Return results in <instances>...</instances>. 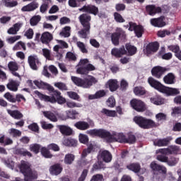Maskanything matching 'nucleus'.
Here are the masks:
<instances>
[{
	"label": "nucleus",
	"instance_id": "1",
	"mask_svg": "<svg viewBox=\"0 0 181 181\" xmlns=\"http://www.w3.org/2000/svg\"><path fill=\"white\" fill-rule=\"evenodd\" d=\"M148 83L151 87H153V88H155V90H157V91H159V93L165 94V95L168 97L180 94V90H179L178 88L166 87L152 77H149L148 78Z\"/></svg>",
	"mask_w": 181,
	"mask_h": 181
},
{
	"label": "nucleus",
	"instance_id": "2",
	"mask_svg": "<svg viewBox=\"0 0 181 181\" xmlns=\"http://www.w3.org/2000/svg\"><path fill=\"white\" fill-rule=\"evenodd\" d=\"M50 93H53L52 97L43 95L37 90H35L34 92L35 95H37V97H39L40 100H43L44 101H48L49 103H52V104H54V103H58L60 105L65 104L66 98H63V96H61L62 93H60V92L54 90Z\"/></svg>",
	"mask_w": 181,
	"mask_h": 181
},
{
	"label": "nucleus",
	"instance_id": "3",
	"mask_svg": "<svg viewBox=\"0 0 181 181\" xmlns=\"http://www.w3.org/2000/svg\"><path fill=\"white\" fill-rule=\"evenodd\" d=\"M71 81L78 87H82V88H90L93 84H96L98 82L97 78L92 76H87L83 79L77 76H71Z\"/></svg>",
	"mask_w": 181,
	"mask_h": 181
},
{
	"label": "nucleus",
	"instance_id": "4",
	"mask_svg": "<svg viewBox=\"0 0 181 181\" xmlns=\"http://www.w3.org/2000/svg\"><path fill=\"white\" fill-rule=\"evenodd\" d=\"M80 22L84 29L78 32L80 37L86 38L87 35L90 33V21L91 17L87 14H82L79 16Z\"/></svg>",
	"mask_w": 181,
	"mask_h": 181
},
{
	"label": "nucleus",
	"instance_id": "5",
	"mask_svg": "<svg viewBox=\"0 0 181 181\" xmlns=\"http://www.w3.org/2000/svg\"><path fill=\"white\" fill-rule=\"evenodd\" d=\"M94 70H95V66L90 64L87 59H83L80 60L76 73L78 74H88V71H93Z\"/></svg>",
	"mask_w": 181,
	"mask_h": 181
},
{
	"label": "nucleus",
	"instance_id": "6",
	"mask_svg": "<svg viewBox=\"0 0 181 181\" xmlns=\"http://www.w3.org/2000/svg\"><path fill=\"white\" fill-rule=\"evenodd\" d=\"M133 121L143 129H149V128H153L156 125L153 120L141 116L134 117Z\"/></svg>",
	"mask_w": 181,
	"mask_h": 181
},
{
	"label": "nucleus",
	"instance_id": "7",
	"mask_svg": "<svg viewBox=\"0 0 181 181\" xmlns=\"http://www.w3.org/2000/svg\"><path fill=\"white\" fill-rule=\"evenodd\" d=\"M109 142H119L120 144H127L128 139L124 133H117L116 132H109V135L106 136Z\"/></svg>",
	"mask_w": 181,
	"mask_h": 181
},
{
	"label": "nucleus",
	"instance_id": "8",
	"mask_svg": "<svg viewBox=\"0 0 181 181\" xmlns=\"http://www.w3.org/2000/svg\"><path fill=\"white\" fill-rule=\"evenodd\" d=\"M156 153H162L163 155H181V149L177 146H171L167 148L156 150Z\"/></svg>",
	"mask_w": 181,
	"mask_h": 181
},
{
	"label": "nucleus",
	"instance_id": "9",
	"mask_svg": "<svg viewBox=\"0 0 181 181\" xmlns=\"http://www.w3.org/2000/svg\"><path fill=\"white\" fill-rule=\"evenodd\" d=\"M131 107L137 112H144L146 111V104L145 102L139 100V99H132L130 101Z\"/></svg>",
	"mask_w": 181,
	"mask_h": 181
},
{
	"label": "nucleus",
	"instance_id": "10",
	"mask_svg": "<svg viewBox=\"0 0 181 181\" xmlns=\"http://www.w3.org/2000/svg\"><path fill=\"white\" fill-rule=\"evenodd\" d=\"M86 133L92 136H100V138H107L110 135V132L103 129L88 130Z\"/></svg>",
	"mask_w": 181,
	"mask_h": 181
},
{
	"label": "nucleus",
	"instance_id": "11",
	"mask_svg": "<svg viewBox=\"0 0 181 181\" xmlns=\"http://www.w3.org/2000/svg\"><path fill=\"white\" fill-rule=\"evenodd\" d=\"M74 127H76L77 129H80V131H87V129H90V128L94 127V122L93 120H90L88 122L79 121L74 124Z\"/></svg>",
	"mask_w": 181,
	"mask_h": 181
},
{
	"label": "nucleus",
	"instance_id": "12",
	"mask_svg": "<svg viewBox=\"0 0 181 181\" xmlns=\"http://www.w3.org/2000/svg\"><path fill=\"white\" fill-rule=\"evenodd\" d=\"M117 32L118 33H114L113 34H112L111 36L112 42L113 43V45H115V46H118V45H119V36H122L124 38L126 36L125 32L121 28H119L117 30Z\"/></svg>",
	"mask_w": 181,
	"mask_h": 181
},
{
	"label": "nucleus",
	"instance_id": "13",
	"mask_svg": "<svg viewBox=\"0 0 181 181\" xmlns=\"http://www.w3.org/2000/svg\"><path fill=\"white\" fill-rule=\"evenodd\" d=\"M49 172L53 176H59L63 172V166L60 163H55L49 167Z\"/></svg>",
	"mask_w": 181,
	"mask_h": 181
},
{
	"label": "nucleus",
	"instance_id": "14",
	"mask_svg": "<svg viewBox=\"0 0 181 181\" xmlns=\"http://www.w3.org/2000/svg\"><path fill=\"white\" fill-rule=\"evenodd\" d=\"M98 158L102 159L105 163H110L112 160V155L107 150L100 151L99 152Z\"/></svg>",
	"mask_w": 181,
	"mask_h": 181
},
{
	"label": "nucleus",
	"instance_id": "15",
	"mask_svg": "<svg viewBox=\"0 0 181 181\" xmlns=\"http://www.w3.org/2000/svg\"><path fill=\"white\" fill-rule=\"evenodd\" d=\"M158 49H159L158 42L150 43L146 46V49H144V52L148 56L152 54V53H155V52H158Z\"/></svg>",
	"mask_w": 181,
	"mask_h": 181
},
{
	"label": "nucleus",
	"instance_id": "16",
	"mask_svg": "<svg viewBox=\"0 0 181 181\" xmlns=\"http://www.w3.org/2000/svg\"><path fill=\"white\" fill-rule=\"evenodd\" d=\"M105 87L106 88H109L110 91L114 92L118 90L119 85L117 79H110L105 83Z\"/></svg>",
	"mask_w": 181,
	"mask_h": 181
},
{
	"label": "nucleus",
	"instance_id": "17",
	"mask_svg": "<svg viewBox=\"0 0 181 181\" xmlns=\"http://www.w3.org/2000/svg\"><path fill=\"white\" fill-rule=\"evenodd\" d=\"M18 168L23 175H24V177L28 175L29 173V170H30V164L28 162L22 160L21 164L18 165Z\"/></svg>",
	"mask_w": 181,
	"mask_h": 181
},
{
	"label": "nucleus",
	"instance_id": "18",
	"mask_svg": "<svg viewBox=\"0 0 181 181\" xmlns=\"http://www.w3.org/2000/svg\"><path fill=\"white\" fill-rule=\"evenodd\" d=\"M33 83H34L35 86H36L38 88L48 90V91H49V93L51 91L54 90V88L52 86H50L48 83H46L42 81H34Z\"/></svg>",
	"mask_w": 181,
	"mask_h": 181
},
{
	"label": "nucleus",
	"instance_id": "19",
	"mask_svg": "<svg viewBox=\"0 0 181 181\" xmlns=\"http://www.w3.org/2000/svg\"><path fill=\"white\" fill-rule=\"evenodd\" d=\"M39 8V4L36 1H33L22 7V12H32Z\"/></svg>",
	"mask_w": 181,
	"mask_h": 181
},
{
	"label": "nucleus",
	"instance_id": "20",
	"mask_svg": "<svg viewBox=\"0 0 181 181\" xmlns=\"http://www.w3.org/2000/svg\"><path fill=\"white\" fill-rule=\"evenodd\" d=\"M112 56L115 57H122V56L127 54V49L125 47H121L120 48H113L111 51Z\"/></svg>",
	"mask_w": 181,
	"mask_h": 181
},
{
	"label": "nucleus",
	"instance_id": "21",
	"mask_svg": "<svg viewBox=\"0 0 181 181\" xmlns=\"http://www.w3.org/2000/svg\"><path fill=\"white\" fill-rule=\"evenodd\" d=\"M165 71H166V69L162 66H155L151 70V74L156 77V78H160Z\"/></svg>",
	"mask_w": 181,
	"mask_h": 181
},
{
	"label": "nucleus",
	"instance_id": "22",
	"mask_svg": "<svg viewBox=\"0 0 181 181\" xmlns=\"http://www.w3.org/2000/svg\"><path fill=\"white\" fill-rule=\"evenodd\" d=\"M66 116L61 117L62 121H66V119H76L78 115V112L76 110H66L65 112Z\"/></svg>",
	"mask_w": 181,
	"mask_h": 181
},
{
	"label": "nucleus",
	"instance_id": "23",
	"mask_svg": "<svg viewBox=\"0 0 181 181\" xmlns=\"http://www.w3.org/2000/svg\"><path fill=\"white\" fill-rule=\"evenodd\" d=\"M28 63L33 70H37V65L39 64V58L36 55H31L28 57Z\"/></svg>",
	"mask_w": 181,
	"mask_h": 181
},
{
	"label": "nucleus",
	"instance_id": "24",
	"mask_svg": "<svg viewBox=\"0 0 181 181\" xmlns=\"http://www.w3.org/2000/svg\"><path fill=\"white\" fill-rule=\"evenodd\" d=\"M163 19V17H160L158 18H152L151 19L150 22L152 26H155L156 28H163V26L166 25Z\"/></svg>",
	"mask_w": 181,
	"mask_h": 181
},
{
	"label": "nucleus",
	"instance_id": "25",
	"mask_svg": "<svg viewBox=\"0 0 181 181\" xmlns=\"http://www.w3.org/2000/svg\"><path fill=\"white\" fill-rule=\"evenodd\" d=\"M79 11L82 12H88L89 13H93L96 15L98 13V8L94 6H85L81 8H79Z\"/></svg>",
	"mask_w": 181,
	"mask_h": 181
},
{
	"label": "nucleus",
	"instance_id": "26",
	"mask_svg": "<svg viewBox=\"0 0 181 181\" xmlns=\"http://www.w3.org/2000/svg\"><path fill=\"white\" fill-rule=\"evenodd\" d=\"M19 87V83L17 81H13V79H9L8 83L7 84V88L10 90V91H18V88Z\"/></svg>",
	"mask_w": 181,
	"mask_h": 181
},
{
	"label": "nucleus",
	"instance_id": "27",
	"mask_svg": "<svg viewBox=\"0 0 181 181\" xmlns=\"http://www.w3.org/2000/svg\"><path fill=\"white\" fill-rule=\"evenodd\" d=\"M170 141H172V137H167L163 139L155 140L153 144L156 146H166L169 144Z\"/></svg>",
	"mask_w": 181,
	"mask_h": 181
},
{
	"label": "nucleus",
	"instance_id": "28",
	"mask_svg": "<svg viewBox=\"0 0 181 181\" xmlns=\"http://www.w3.org/2000/svg\"><path fill=\"white\" fill-rule=\"evenodd\" d=\"M150 101L154 105H163L165 101L163 98L160 96H153L150 98Z\"/></svg>",
	"mask_w": 181,
	"mask_h": 181
},
{
	"label": "nucleus",
	"instance_id": "29",
	"mask_svg": "<svg viewBox=\"0 0 181 181\" xmlns=\"http://www.w3.org/2000/svg\"><path fill=\"white\" fill-rule=\"evenodd\" d=\"M166 49L164 47H161L160 52H159V56L163 59V60H170L173 57V54L170 52L165 53Z\"/></svg>",
	"mask_w": 181,
	"mask_h": 181
},
{
	"label": "nucleus",
	"instance_id": "30",
	"mask_svg": "<svg viewBox=\"0 0 181 181\" xmlns=\"http://www.w3.org/2000/svg\"><path fill=\"white\" fill-rule=\"evenodd\" d=\"M53 40V35L49 32H45L41 36V42L42 43H49Z\"/></svg>",
	"mask_w": 181,
	"mask_h": 181
},
{
	"label": "nucleus",
	"instance_id": "31",
	"mask_svg": "<svg viewBox=\"0 0 181 181\" xmlns=\"http://www.w3.org/2000/svg\"><path fill=\"white\" fill-rule=\"evenodd\" d=\"M7 112L15 119H21V118H23V115L18 110H11L8 109Z\"/></svg>",
	"mask_w": 181,
	"mask_h": 181
},
{
	"label": "nucleus",
	"instance_id": "32",
	"mask_svg": "<svg viewBox=\"0 0 181 181\" xmlns=\"http://www.w3.org/2000/svg\"><path fill=\"white\" fill-rule=\"evenodd\" d=\"M146 11L148 12L149 15L153 16L155 13H159L161 9L160 7H155V6L150 5L146 6Z\"/></svg>",
	"mask_w": 181,
	"mask_h": 181
},
{
	"label": "nucleus",
	"instance_id": "33",
	"mask_svg": "<svg viewBox=\"0 0 181 181\" xmlns=\"http://www.w3.org/2000/svg\"><path fill=\"white\" fill-rule=\"evenodd\" d=\"M22 28V23H16L13 27L8 30V35H16L19 30Z\"/></svg>",
	"mask_w": 181,
	"mask_h": 181
},
{
	"label": "nucleus",
	"instance_id": "34",
	"mask_svg": "<svg viewBox=\"0 0 181 181\" xmlns=\"http://www.w3.org/2000/svg\"><path fill=\"white\" fill-rule=\"evenodd\" d=\"M24 179L25 181H30L32 179H37V172L33 171L30 168L29 172L27 173V175L25 176Z\"/></svg>",
	"mask_w": 181,
	"mask_h": 181
},
{
	"label": "nucleus",
	"instance_id": "35",
	"mask_svg": "<svg viewBox=\"0 0 181 181\" xmlns=\"http://www.w3.org/2000/svg\"><path fill=\"white\" fill-rule=\"evenodd\" d=\"M125 49H127V54L128 56H134L136 53V48L134 45H131L130 44H126Z\"/></svg>",
	"mask_w": 181,
	"mask_h": 181
},
{
	"label": "nucleus",
	"instance_id": "36",
	"mask_svg": "<svg viewBox=\"0 0 181 181\" xmlns=\"http://www.w3.org/2000/svg\"><path fill=\"white\" fill-rule=\"evenodd\" d=\"M127 168L132 170V172H134V173H138L141 170V165L138 163H131L127 165Z\"/></svg>",
	"mask_w": 181,
	"mask_h": 181
},
{
	"label": "nucleus",
	"instance_id": "37",
	"mask_svg": "<svg viewBox=\"0 0 181 181\" xmlns=\"http://www.w3.org/2000/svg\"><path fill=\"white\" fill-rule=\"evenodd\" d=\"M75 158L76 157L74 156V154H71V153L66 154L64 159V163H65V165H71V163L74 162Z\"/></svg>",
	"mask_w": 181,
	"mask_h": 181
},
{
	"label": "nucleus",
	"instance_id": "38",
	"mask_svg": "<svg viewBox=\"0 0 181 181\" xmlns=\"http://www.w3.org/2000/svg\"><path fill=\"white\" fill-rule=\"evenodd\" d=\"M0 144H1V145H4V146H6L8 145H12V144H13V140L8 137L6 138L5 135H3L0 137Z\"/></svg>",
	"mask_w": 181,
	"mask_h": 181
},
{
	"label": "nucleus",
	"instance_id": "39",
	"mask_svg": "<svg viewBox=\"0 0 181 181\" xmlns=\"http://www.w3.org/2000/svg\"><path fill=\"white\" fill-rule=\"evenodd\" d=\"M105 90H100L95 93V95H90L88 96L89 100H95V98H101V97H105Z\"/></svg>",
	"mask_w": 181,
	"mask_h": 181
},
{
	"label": "nucleus",
	"instance_id": "40",
	"mask_svg": "<svg viewBox=\"0 0 181 181\" xmlns=\"http://www.w3.org/2000/svg\"><path fill=\"white\" fill-rule=\"evenodd\" d=\"M101 114L106 115L107 117H117V112L115 110H110L106 108H103L100 111Z\"/></svg>",
	"mask_w": 181,
	"mask_h": 181
},
{
	"label": "nucleus",
	"instance_id": "41",
	"mask_svg": "<svg viewBox=\"0 0 181 181\" xmlns=\"http://www.w3.org/2000/svg\"><path fill=\"white\" fill-rule=\"evenodd\" d=\"M59 131L63 135H71L73 134V129L68 126H60Z\"/></svg>",
	"mask_w": 181,
	"mask_h": 181
},
{
	"label": "nucleus",
	"instance_id": "42",
	"mask_svg": "<svg viewBox=\"0 0 181 181\" xmlns=\"http://www.w3.org/2000/svg\"><path fill=\"white\" fill-rule=\"evenodd\" d=\"M95 146L91 143H88V148L83 150L82 153L83 158H86L88 153H91L93 152V150L95 149Z\"/></svg>",
	"mask_w": 181,
	"mask_h": 181
},
{
	"label": "nucleus",
	"instance_id": "43",
	"mask_svg": "<svg viewBox=\"0 0 181 181\" xmlns=\"http://www.w3.org/2000/svg\"><path fill=\"white\" fill-rule=\"evenodd\" d=\"M163 80L165 84H173L175 83V76L173 74H168L164 77Z\"/></svg>",
	"mask_w": 181,
	"mask_h": 181
},
{
	"label": "nucleus",
	"instance_id": "44",
	"mask_svg": "<svg viewBox=\"0 0 181 181\" xmlns=\"http://www.w3.org/2000/svg\"><path fill=\"white\" fill-rule=\"evenodd\" d=\"M41 154L44 156V158H46L47 159L53 158V154H51L49 149L46 147H42L41 148Z\"/></svg>",
	"mask_w": 181,
	"mask_h": 181
},
{
	"label": "nucleus",
	"instance_id": "45",
	"mask_svg": "<svg viewBox=\"0 0 181 181\" xmlns=\"http://www.w3.org/2000/svg\"><path fill=\"white\" fill-rule=\"evenodd\" d=\"M43 115L45 118H47L53 122H56L57 121V117L56 115H54V114L52 113L51 112H43Z\"/></svg>",
	"mask_w": 181,
	"mask_h": 181
},
{
	"label": "nucleus",
	"instance_id": "46",
	"mask_svg": "<svg viewBox=\"0 0 181 181\" xmlns=\"http://www.w3.org/2000/svg\"><path fill=\"white\" fill-rule=\"evenodd\" d=\"M178 163H179V158L173 156L168 158L167 160V165L168 166H176V165H177Z\"/></svg>",
	"mask_w": 181,
	"mask_h": 181
},
{
	"label": "nucleus",
	"instance_id": "47",
	"mask_svg": "<svg viewBox=\"0 0 181 181\" xmlns=\"http://www.w3.org/2000/svg\"><path fill=\"white\" fill-rule=\"evenodd\" d=\"M9 134L13 136V138H18L22 135V132L16 129L11 128L8 130Z\"/></svg>",
	"mask_w": 181,
	"mask_h": 181
},
{
	"label": "nucleus",
	"instance_id": "48",
	"mask_svg": "<svg viewBox=\"0 0 181 181\" xmlns=\"http://www.w3.org/2000/svg\"><path fill=\"white\" fill-rule=\"evenodd\" d=\"M8 67L10 71H18L19 69V66L18 65V63L13 61L8 62Z\"/></svg>",
	"mask_w": 181,
	"mask_h": 181
},
{
	"label": "nucleus",
	"instance_id": "49",
	"mask_svg": "<svg viewBox=\"0 0 181 181\" xmlns=\"http://www.w3.org/2000/svg\"><path fill=\"white\" fill-rule=\"evenodd\" d=\"M3 5L6 6L7 8H13V6H16L18 5V1H11V0H2L1 1Z\"/></svg>",
	"mask_w": 181,
	"mask_h": 181
},
{
	"label": "nucleus",
	"instance_id": "50",
	"mask_svg": "<svg viewBox=\"0 0 181 181\" xmlns=\"http://www.w3.org/2000/svg\"><path fill=\"white\" fill-rule=\"evenodd\" d=\"M71 28L69 26L64 28L62 32L59 33L62 37H69L70 36V30Z\"/></svg>",
	"mask_w": 181,
	"mask_h": 181
},
{
	"label": "nucleus",
	"instance_id": "51",
	"mask_svg": "<svg viewBox=\"0 0 181 181\" xmlns=\"http://www.w3.org/2000/svg\"><path fill=\"white\" fill-rule=\"evenodd\" d=\"M134 93L136 95H144L146 94V91H145V88L139 86L134 88Z\"/></svg>",
	"mask_w": 181,
	"mask_h": 181
},
{
	"label": "nucleus",
	"instance_id": "52",
	"mask_svg": "<svg viewBox=\"0 0 181 181\" xmlns=\"http://www.w3.org/2000/svg\"><path fill=\"white\" fill-rule=\"evenodd\" d=\"M40 145L37 144H33L30 145V151L31 152H33L35 154L39 153V151H40Z\"/></svg>",
	"mask_w": 181,
	"mask_h": 181
},
{
	"label": "nucleus",
	"instance_id": "53",
	"mask_svg": "<svg viewBox=\"0 0 181 181\" xmlns=\"http://www.w3.org/2000/svg\"><path fill=\"white\" fill-rule=\"evenodd\" d=\"M41 19H42V17H40V16H33L30 21V23L31 26H36V25H37L39 22H40Z\"/></svg>",
	"mask_w": 181,
	"mask_h": 181
},
{
	"label": "nucleus",
	"instance_id": "54",
	"mask_svg": "<svg viewBox=\"0 0 181 181\" xmlns=\"http://www.w3.org/2000/svg\"><path fill=\"white\" fill-rule=\"evenodd\" d=\"M67 95L69 97V98H71V100H75L76 101H78L80 100V95L77 94V93L74 91H69L67 92Z\"/></svg>",
	"mask_w": 181,
	"mask_h": 181
},
{
	"label": "nucleus",
	"instance_id": "55",
	"mask_svg": "<svg viewBox=\"0 0 181 181\" xmlns=\"http://www.w3.org/2000/svg\"><path fill=\"white\" fill-rule=\"evenodd\" d=\"M106 105L107 107H110V108H114V107H115V98H114L112 96H110L106 100Z\"/></svg>",
	"mask_w": 181,
	"mask_h": 181
},
{
	"label": "nucleus",
	"instance_id": "56",
	"mask_svg": "<svg viewBox=\"0 0 181 181\" xmlns=\"http://www.w3.org/2000/svg\"><path fill=\"white\" fill-rule=\"evenodd\" d=\"M40 124L42 129H53V128H54L52 124L47 123L45 121H42Z\"/></svg>",
	"mask_w": 181,
	"mask_h": 181
},
{
	"label": "nucleus",
	"instance_id": "57",
	"mask_svg": "<svg viewBox=\"0 0 181 181\" xmlns=\"http://www.w3.org/2000/svg\"><path fill=\"white\" fill-rule=\"evenodd\" d=\"M78 139H79V142H81V144H87V142H88V136H87L86 134H79L78 136Z\"/></svg>",
	"mask_w": 181,
	"mask_h": 181
},
{
	"label": "nucleus",
	"instance_id": "58",
	"mask_svg": "<svg viewBox=\"0 0 181 181\" xmlns=\"http://www.w3.org/2000/svg\"><path fill=\"white\" fill-rule=\"evenodd\" d=\"M134 33L136 34V36H137V37H141L142 33H144V27L141 25H137L134 30Z\"/></svg>",
	"mask_w": 181,
	"mask_h": 181
},
{
	"label": "nucleus",
	"instance_id": "59",
	"mask_svg": "<svg viewBox=\"0 0 181 181\" xmlns=\"http://www.w3.org/2000/svg\"><path fill=\"white\" fill-rule=\"evenodd\" d=\"M114 17L115 21H116V22H118L119 23H124V22H125V19H124V17H122V16H121V14L118 13H115Z\"/></svg>",
	"mask_w": 181,
	"mask_h": 181
},
{
	"label": "nucleus",
	"instance_id": "60",
	"mask_svg": "<svg viewBox=\"0 0 181 181\" xmlns=\"http://www.w3.org/2000/svg\"><path fill=\"white\" fill-rule=\"evenodd\" d=\"M45 4L40 6V12L45 13L47 11V4H50V0H44Z\"/></svg>",
	"mask_w": 181,
	"mask_h": 181
},
{
	"label": "nucleus",
	"instance_id": "61",
	"mask_svg": "<svg viewBox=\"0 0 181 181\" xmlns=\"http://www.w3.org/2000/svg\"><path fill=\"white\" fill-rule=\"evenodd\" d=\"M6 100H8L10 103H16V99L10 93H6L4 95Z\"/></svg>",
	"mask_w": 181,
	"mask_h": 181
},
{
	"label": "nucleus",
	"instance_id": "62",
	"mask_svg": "<svg viewBox=\"0 0 181 181\" xmlns=\"http://www.w3.org/2000/svg\"><path fill=\"white\" fill-rule=\"evenodd\" d=\"M168 49H169V50H170V52H173V53H175V55L176 54V53H177L180 50V47H179V45H169L168 47Z\"/></svg>",
	"mask_w": 181,
	"mask_h": 181
},
{
	"label": "nucleus",
	"instance_id": "63",
	"mask_svg": "<svg viewBox=\"0 0 181 181\" xmlns=\"http://www.w3.org/2000/svg\"><path fill=\"white\" fill-rule=\"evenodd\" d=\"M156 121H165L166 119V114L165 113H158L156 115Z\"/></svg>",
	"mask_w": 181,
	"mask_h": 181
},
{
	"label": "nucleus",
	"instance_id": "64",
	"mask_svg": "<svg viewBox=\"0 0 181 181\" xmlns=\"http://www.w3.org/2000/svg\"><path fill=\"white\" fill-rule=\"evenodd\" d=\"M90 181H104V176L100 174L95 175L92 177Z\"/></svg>",
	"mask_w": 181,
	"mask_h": 181
}]
</instances>
